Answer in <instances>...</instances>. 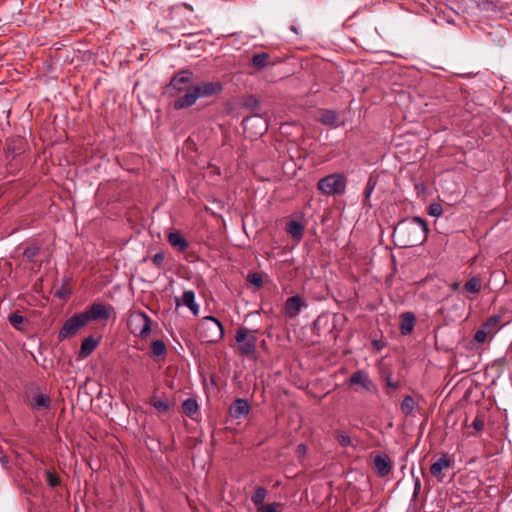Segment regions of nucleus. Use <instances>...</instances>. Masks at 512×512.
Wrapping results in <instances>:
<instances>
[{"label": "nucleus", "instance_id": "nucleus-1", "mask_svg": "<svg viewBox=\"0 0 512 512\" xmlns=\"http://www.w3.org/2000/svg\"><path fill=\"white\" fill-rule=\"evenodd\" d=\"M428 225L422 218L415 216L397 223L393 237L402 247H414L423 244L428 236Z\"/></svg>", "mask_w": 512, "mask_h": 512}, {"label": "nucleus", "instance_id": "nucleus-2", "mask_svg": "<svg viewBox=\"0 0 512 512\" xmlns=\"http://www.w3.org/2000/svg\"><path fill=\"white\" fill-rule=\"evenodd\" d=\"M197 334L202 342L217 343L224 337V329L215 317L206 316L200 321Z\"/></svg>", "mask_w": 512, "mask_h": 512}, {"label": "nucleus", "instance_id": "nucleus-3", "mask_svg": "<svg viewBox=\"0 0 512 512\" xmlns=\"http://www.w3.org/2000/svg\"><path fill=\"white\" fill-rule=\"evenodd\" d=\"M255 333L256 331L250 330L246 327H240L237 330L235 340L238 343V351L240 356H254L258 341Z\"/></svg>", "mask_w": 512, "mask_h": 512}, {"label": "nucleus", "instance_id": "nucleus-4", "mask_svg": "<svg viewBox=\"0 0 512 512\" xmlns=\"http://www.w3.org/2000/svg\"><path fill=\"white\" fill-rule=\"evenodd\" d=\"M317 186L325 195L342 194L346 187V177L343 174L333 173L320 179Z\"/></svg>", "mask_w": 512, "mask_h": 512}, {"label": "nucleus", "instance_id": "nucleus-5", "mask_svg": "<svg viewBox=\"0 0 512 512\" xmlns=\"http://www.w3.org/2000/svg\"><path fill=\"white\" fill-rule=\"evenodd\" d=\"M129 327L135 335L146 338L151 333V319L144 312H135L129 318Z\"/></svg>", "mask_w": 512, "mask_h": 512}, {"label": "nucleus", "instance_id": "nucleus-6", "mask_svg": "<svg viewBox=\"0 0 512 512\" xmlns=\"http://www.w3.org/2000/svg\"><path fill=\"white\" fill-rule=\"evenodd\" d=\"M242 125L250 137L262 136L268 129L267 120L258 114L244 118Z\"/></svg>", "mask_w": 512, "mask_h": 512}, {"label": "nucleus", "instance_id": "nucleus-7", "mask_svg": "<svg viewBox=\"0 0 512 512\" xmlns=\"http://www.w3.org/2000/svg\"><path fill=\"white\" fill-rule=\"evenodd\" d=\"M86 325L82 313L75 314L65 321L58 333V340L63 341L74 336L80 328Z\"/></svg>", "mask_w": 512, "mask_h": 512}, {"label": "nucleus", "instance_id": "nucleus-8", "mask_svg": "<svg viewBox=\"0 0 512 512\" xmlns=\"http://www.w3.org/2000/svg\"><path fill=\"white\" fill-rule=\"evenodd\" d=\"M113 310L112 306H106L102 303H93L82 312V315L87 324L89 321L107 320Z\"/></svg>", "mask_w": 512, "mask_h": 512}, {"label": "nucleus", "instance_id": "nucleus-9", "mask_svg": "<svg viewBox=\"0 0 512 512\" xmlns=\"http://www.w3.org/2000/svg\"><path fill=\"white\" fill-rule=\"evenodd\" d=\"M193 73L190 70H182L178 72L169 82L166 89L167 92L172 94V91L176 93L187 90L188 85L191 82Z\"/></svg>", "mask_w": 512, "mask_h": 512}, {"label": "nucleus", "instance_id": "nucleus-10", "mask_svg": "<svg viewBox=\"0 0 512 512\" xmlns=\"http://www.w3.org/2000/svg\"><path fill=\"white\" fill-rule=\"evenodd\" d=\"M454 461L447 455L443 454L437 461L430 466V473L439 482L444 479L443 471L453 466Z\"/></svg>", "mask_w": 512, "mask_h": 512}, {"label": "nucleus", "instance_id": "nucleus-11", "mask_svg": "<svg viewBox=\"0 0 512 512\" xmlns=\"http://www.w3.org/2000/svg\"><path fill=\"white\" fill-rule=\"evenodd\" d=\"M349 385H358L361 386L366 391H375V385L372 380L369 378L368 374L363 370H358L354 372L349 380Z\"/></svg>", "mask_w": 512, "mask_h": 512}, {"label": "nucleus", "instance_id": "nucleus-12", "mask_svg": "<svg viewBox=\"0 0 512 512\" xmlns=\"http://www.w3.org/2000/svg\"><path fill=\"white\" fill-rule=\"evenodd\" d=\"M195 90L199 94V98L211 97L222 91V85L220 82H203L195 85Z\"/></svg>", "mask_w": 512, "mask_h": 512}, {"label": "nucleus", "instance_id": "nucleus-13", "mask_svg": "<svg viewBox=\"0 0 512 512\" xmlns=\"http://www.w3.org/2000/svg\"><path fill=\"white\" fill-rule=\"evenodd\" d=\"M27 149V143L23 138L12 139L7 143L6 156L7 158L20 157Z\"/></svg>", "mask_w": 512, "mask_h": 512}, {"label": "nucleus", "instance_id": "nucleus-14", "mask_svg": "<svg viewBox=\"0 0 512 512\" xmlns=\"http://www.w3.org/2000/svg\"><path fill=\"white\" fill-rule=\"evenodd\" d=\"M251 405L246 399L238 398L230 406L229 412L233 418L240 419L249 414Z\"/></svg>", "mask_w": 512, "mask_h": 512}, {"label": "nucleus", "instance_id": "nucleus-15", "mask_svg": "<svg viewBox=\"0 0 512 512\" xmlns=\"http://www.w3.org/2000/svg\"><path fill=\"white\" fill-rule=\"evenodd\" d=\"M185 94L179 98H177L174 102V107L176 109L188 108L195 104L197 99L199 98V94H197L195 87H189L185 90Z\"/></svg>", "mask_w": 512, "mask_h": 512}, {"label": "nucleus", "instance_id": "nucleus-16", "mask_svg": "<svg viewBox=\"0 0 512 512\" xmlns=\"http://www.w3.org/2000/svg\"><path fill=\"white\" fill-rule=\"evenodd\" d=\"M303 306H305V303L299 295L289 297L285 302L286 316L289 318L296 317Z\"/></svg>", "mask_w": 512, "mask_h": 512}, {"label": "nucleus", "instance_id": "nucleus-17", "mask_svg": "<svg viewBox=\"0 0 512 512\" xmlns=\"http://www.w3.org/2000/svg\"><path fill=\"white\" fill-rule=\"evenodd\" d=\"M374 468L380 477L387 476L392 470V464L388 456L376 455L373 460Z\"/></svg>", "mask_w": 512, "mask_h": 512}, {"label": "nucleus", "instance_id": "nucleus-18", "mask_svg": "<svg viewBox=\"0 0 512 512\" xmlns=\"http://www.w3.org/2000/svg\"><path fill=\"white\" fill-rule=\"evenodd\" d=\"M177 305H185L190 311L197 316L199 314V305L195 302V294L192 290L184 291L181 300L176 299Z\"/></svg>", "mask_w": 512, "mask_h": 512}, {"label": "nucleus", "instance_id": "nucleus-19", "mask_svg": "<svg viewBox=\"0 0 512 512\" xmlns=\"http://www.w3.org/2000/svg\"><path fill=\"white\" fill-rule=\"evenodd\" d=\"M416 317L412 312H405L401 315L400 332L402 335L412 333L415 326Z\"/></svg>", "mask_w": 512, "mask_h": 512}, {"label": "nucleus", "instance_id": "nucleus-20", "mask_svg": "<svg viewBox=\"0 0 512 512\" xmlns=\"http://www.w3.org/2000/svg\"><path fill=\"white\" fill-rule=\"evenodd\" d=\"M168 242L171 246L177 248L179 251H185L189 244L179 231L170 232L168 234Z\"/></svg>", "mask_w": 512, "mask_h": 512}, {"label": "nucleus", "instance_id": "nucleus-21", "mask_svg": "<svg viewBox=\"0 0 512 512\" xmlns=\"http://www.w3.org/2000/svg\"><path fill=\"white\" fill-rule=\"evenodd\" d=\"M251 62L253 64V66H255L258 69H264V68L274 64L271 61L270 55L266 52L254 54L252 56Z\"/></svg>", "mask_w": 512, "mask_h": 512}, {"label": "nucleus", "instance_id": "nucleus-22", "mask_svg": "<svg viewBox=\"0 0 512 512\" xmlns=\"http://www.w3.org/2000/svg\"><path fill=\"white\" fill-rule=\"evenodd\" d=\"M338 113L334 110H324L320 117L319 121L326 126L337 127L338 126Z\"/></svg>", "mask_w": 512, "mask_h": 512}, {"label": "nucleus", "instance_id": "nucleus-23", "mask_svg": "<svg viewBox=\"0 0 512 512\" xmlns=\"http://www.w3.org/2000/svg\"><path fill=\"white\" fill-rule=\"evenodd\" d=\"M479 9L486 12H496L502 8L499 0H473Z\"/></svg>", "mask_w": 512, "mask_h": 512}, {"label": "nucleus", "instance_id": "nucleus-24", "mask_svg": "<svg viewBox=\"0 0 512 512\" xmlns=\"http://www.w3.org/2000/svg\"><path fill=\"white\" fill-rule=\"evenodd\" d=\"M335 317L332 318V321H330L329 317L328 316H319L315 321H314V329L317 331L318 335H320V331L323 327H327L328 328V332L330 334H332L333 332V328L335 327V321H334Z\"/></svg>", "mask_w": 512, "mask_h": 512}, {"label": "nucleus", "instance_id": "nucleus-25", "mask_svg": "<svg viewBox=\"0 0 512 512\" xmlns=\"http://www.w3.org/2000/svg\"><path fill=\"white\" fill-rule=\"evenodd\" d=\"M97 345L98 342L92 336L85 338L80 347V357H88L95 350Z\"/></svg>", "mask_w": 512, "mask_h": 512}, {"label": "nucleus", "instance_id": "nucleus-26", "mask_svg": "<svg viewBox=\"0 0 512 512\" xmlns=\"http://www.w3.org/2000/svg\"><path fill=\"white\" fill-rule=\"evenodd\" d=\"M150 404L160 413H166L171 407V403L167 397L158 398L156 395L150 399Z\"/></svg>", "mask_w": 512, "mask_h": 512}, {"label": "nucleus", "instance_id": "nucleus-27", "mask_svg": "<svg viewBox=\"0 0 512 512\" xmlns=\"http://www.w3.org/2000/svg\"><path fill=\"white\" fill-rule=\"evenodd\" d=\"M379 174L373 172L368 179L367 185L364 191V205H367L369 198L378 183Z\"/></svg>", "mask_w": 512, "mask_h": 512}, {"label": "nucleus", "instance_id": "nucleus-28", "mask_svg": "<svg viewBox=\"0 0 512 512\" xmlns=\"http://www.w3.org/2000/svg\"><path fill=\"white\" fill-rule=\"evenodd\" d=\"M8 321L11 324V326L18 331H23L24 327L22 325L28 323V320L24 316H22L18 311L11 313L8 317Z\"/></svg>", "mask_w": 512, "mask_h": 512}, {"label": "nucleus", "instance_id": "nucleus-29", "mask_svg": "<svg viewBox=\"0 0 512 512\" xmlns=\"http://www.w3.org/2000/svg\"><path fill=\"white\" fill-rule=\"evenodd\" d=\"M286 230L294 239L300 240L303 237L304 226L297 221H290Z\"/></svg>", "mask_w": 512, "mask_h": 512}, {"label": "nucleus", "instance_id": "nucleus-30", "mask_svg": "<svg viewBox=\"0 0 512 512\" xmlns=\"http://www.w3.org/2000/svg\"><path fill=\"white\" fill-rule=\"evenodd\" d=\"M51 399L46 394H37L32 403L34 409H47L50 407Z\"/></svg>", "mask_w": 512, "mask_h": 512}, {"label": "nucleus", "instance_id": "nucleus-31", "mask_svg": "<svg viewBox=\"0 0 512 512\" xmlns=\"http://www.w3.org/2000/svg\"><path fill=\"white\" fill-rule=\"evenodd\" d=\"M502 316L501 315H492L490 316L484 323L483 327L489 332V333H495L497 330V326L501 323Z\"/></svg>", "mask_w": 512, "mask_h": 512}, {"label": "nucleus", "instance_id": "nucleus-32", "mask_svg": "<svg viewBox=\"0 0 512 512\" xmlns=\"http://www.w3.org/2000/svg\"><path fill=\"white\" fill-rule=\"evenodd\" d=\"M267 495V490L259 486L255 489L254 494L251 497V501L255 505L256 509L259 508L262 504H264L265 497Z\"/></svg>", "mask_w": 512, "mask_h": 512}, {"label": "nucleus", "instance_id": "nucleus-33", "mask_svg": "<svg viewBox=\"0 0 512 512\" xmlns=\"http://www.w3.org/2000/svg\"><path fill=\"white\" fill-rule=\"evenodd\" d=\"M182 409L188 417L193 416L198 411V403L193 398H188L182 403Z\"/></svg>", "mask_w": 512, "mask_h": 512}, {"label": "nucleus", "instance_id": "nucleus-34", "mask_svg": "<svg viewBox=\"0 0 512 512\" xmlns=\"http://www.w3.org/2000/svg\"><path fill=\"white\" fill-rule=\"evenodd\" d=\"M481 280L478 277L470 278L464 285L467 292L472 294H478L481 290Z\"/></svg>", "mask_w": 512, "mask_h": 512}, {"label": "nucleus", "instance_id": "nucleus-35", "mask_svg": "<svg viewBox=\"0 0 512 512\" xmlns=\"http://www.w3.org/2000/svg\"><path fill=\"white\" fill-rule=\"evenodd\" d=\"M151 353L154 356H164L166 354V345L162 340H155L151 343Z\"/></svg>", "mask_w": 512, "mask_h": 512}, {"label": "nucleus", "instance_id": "nucleus-36", "mask_svg": "<svg viewBox=\"0 0 512 512\" xmlns=\"http://www.w3.org/2000/svg\"><path fill=\"white\" fill-rule=\"evenodd\" d=\"M415 407V401L413 397L407 395L404 397V399L401 402V410L404 414L408 415L410 414Z\"/></svg>", "mask_w": 512, "mask_h": 512}, {"label": "nucleus", "instance_id": "nucleus-37", "mask_svg": "<svg viewBox=\"0 0 512 512\" xmlns=\"http://www.w3.org/2000/svg\"><path fill=\"white\" fill-rule=\"evenodd\" d=\"M45 476H46V481L50 487L55 488V487H58L61 485L60 477L52 470H46Z\"/></svg>", "mask_w": 512, "mask_h": 512}, {"label": "nucleus", "instance_id": "nucleus-38", "mask_svg": "<svg viewBox=\"0 0 512 512\" xmlns=\"http://www.w3.org/2000/svg\"><path fill=\"white\" fill-rule=\"evenodd\" d=\"M40 247L36 244L30 245L25 248L23 255L27 258L30 262H33L34 259L39 255Z\"/></svg>", "mask_w": 512, "mask_h": 512}, {"label": "nucleus", "instance_id": "nucleus-39", "mask_svg": "<svg viewBox=\"0 0 512 512\" xmlns=\"http://www.w3.org/2000/svg\"><path fill=\"white\" fill-rule=\"evenodd\" d=\"M334 437L341 447H348L351 445V438L341 430L334 432Z\"/></svg>", "mask_w": 512, "mask_h": 512}, {"label": "nucleus", "instance_id": "nucleus-40", "mask_svg": "<svg viewBox=\"0 0 512 512\" xmlns=\"http://www.w3.org/2000/svg\"><path fill=\"white\" fill-rule=\"evenodd\" d=\"M282 508V504L278 502H273L269 504H262L259 508H257V512H279Z\"/></svg>", "mask_w": 512, "mask_h": 512}, {"label": "nucleus", "instance_id": "nucleus-41", "mask_svg": "<svg viewBox=\"0 0 512 512\" xmlns=\"http://www.w3.org/2000/svg\"><path fill=\"white\" fill-rule=\"evenodd\" d=\"M247 281L252 285L260 288L263 285V278L260 273H251L247 276Z\"/></svg>", "mask_w": 512, "mask_h": 512}, {"label": "nucleus", "instance_id": "nucleus-42", "mask_svg": "<svg viewBox=\"0 0 512 512\" xmlns=\"http://www.w3.org/2000/svg\"><path fill=\"white\" fill-rule=\"evenodd\" d=\"M443 213V208L440 203H432L428 207V214L433 217H440Z\"/></svg>", "mask_w": 512, "mask_h": 512}, {"label": "nucleus", "instance_id": "nucleus-43", "mask_svg": "<svg viewBox=\"0 0 512 512\" xmlns=\"http://www.w3.org/2000/svg\"><path fill=\"white\" fill-rule=\"evenodd\" d=\"M152 263L159 269L163 268V263L165 260V253L163 251H159L152 258Z\"/></svg>", "mask_w": 512, "mask_h": 512}, {"label": "nucleus", "instance_id": "nucleus-44", "mask_svg": "<svg viewBox=\"0 0 512 512\" xmlns=\"http://www.w3.org/2000/svg\"><path fill=\"white\" fill-rule=\"evenodd\" d=\"M488 334L490 333L482 326L481 329L476 331L474 335V340L478 343H484L486 341Z\"/></svg>", "mask_w": 512, "mask_h": 512}, {"label": "nucleus", "instance_id": "nucleus-45", "mask_svg": "<svg viewBox=\"0 0 512 512\" xmlns=\"http://www.w3.org/2000/svg\"><path fill=\"white\" fill-rule=\"evenodd\" d=\"M472 427L480 432L484 429V419L481 415H477L474 419V421L472 422Z\"/></svg>", "mask_w": 512, "mask_h": 512}, {"label": "nucleus", "instance_id": "nucleus-46", "mask_svg": "<svg viewBox=\"0 0 512 512\" xmlns=\"http://www.w3.org/2000/svg\"><path fill=\"white\" fill-rule=\"evenodd\" d=\"M69 295L70 291L66 289L64 286H62L55 292V296L62 300H66L69 297Z\"/></svg>", "mask_w": 512, "mask_h": 512}, {"label": "nucleus", "instance_id": "nucleus-47", "mask_svg": "<svg viewBox=\"0 0 512 512\" xmlns=\"http://www.w3.org/2000/svg\"><path fill=\"white\" fill-rule=\"evenodd\" d=\"M244 105L250 109H255L259 105V102L255 97L249 96L246 98Z\"/></svg>", "mask_w": 512, "mask_h": 512}, {"label": "nucleus", "instance_id": "nucleus-48", "mask_svg": "<svg viewBox=\"0 0 512 512\" xmlns=\"http://www.w3.org/2000/svg\"><path fill=\"white\" fill-rule=\"evenodd\" d=\"M385 382H386V385L394 390L398 389L399 388V384L398 382H394L392 380V376L391 374H388L386 377H385Z\"/></svg>", "mask_w": 512, "mask_h": 512}, {"label": "nucleus", "instance_id": "nucleus-49", "mask_svg": "<svg viewBox=\"0 0 512 512\" xmlns=\"http://www.w3.org/2000/svg\"><path fill=\"white\" fill-rule=\"evenodd\" d=\"M306 452H307V446L305 444L301 443V444L297 445L296 454H297L298 458L304 457Z\"/></svg>", "mask_w": 512, "mask_h": 512}, {"label": "nucleus", "instance_id": "nucleus-50", "mask_svg": "<svg viewBox=\"0 0 512 512\" xmlns=\"http://www.w3.org/2000/svg\"><path fill=\"white\" fill-rule=\"evenodd\" d=\"M412 476L414 478V494L417 495L421 489V481L419 477H415L413 473Z\"/></svg>", "mask_w": 512, "mask_h": 512}, {"label": "nucleus", "instance_id": "nucleus-51", "mask_svg": "<svg viewBox=\"0 0 512 512\" xmlns=\"http://www.w3.org/2000/svg\"><path fill=\"white\" fill-rule=\"evenodd\" d=\"M0 462L5 465L8 463V457L6 455H1L0 456Z\"/></svg>", "mask_w": 512, "mask_h": 512}, {"label": "nucleus", "instance_id": "nucleus-52", "mask_svg": "<svg viewBox=\"0 0 512 512\" xmlns=\"http://www.w3.org/2000/svg\"><path fill=\"white\" fill-rule=\"evenodd\" d=\"M460 287V283L459 282H454L451 284V289H453L454 291H457Z\"/></svg>", "mask_w": 512, "mask_h": 512}, {"label": "nucleus", "instance_id": "nucleus-53", "mask_svg": "<svg viewBox=\"0 0 512 512\" xmlns=\"http://www.w3.org/2000/svg\"><path fill=\"white\" fill-rule=\"evenodd\" d=\"M373 345L376 347L377 350H380V344L377 340L373 341Z\"/></svg>", "mask_w": 512, "mask_h": 512}, {"label": "nucleus", "instance_id": "nucleus-54", "mask_svg": "<svg viewBox=\"0 0 512 512\" xmlns=\"http://www.w3.org/2000/svg\"><path fill=\"white\" fill-rule=\"evenodd\" d=\"M291 30H292L293 32H295V33H298V30H297V28H296L295 26H291Z\"/></svg>", "mask_w": 512, "mask_h": 512}, {"label": "nucleus", "instance_id": "nucleus-55", "mask_svg": "<svg viewBox=\"0 0 512 512\" xmlns=\"http://www.w3.org/2000/svg\"><path fill=\"white\" fill-rule=\"evenodd\" d=\"M333 339H336L337 335L336 334H332L331 335Z\"/></svg>", "mask_w": 512, "mask_h": 512}]
</instances>
